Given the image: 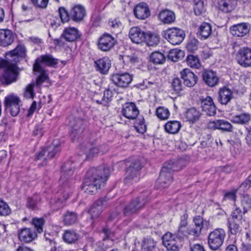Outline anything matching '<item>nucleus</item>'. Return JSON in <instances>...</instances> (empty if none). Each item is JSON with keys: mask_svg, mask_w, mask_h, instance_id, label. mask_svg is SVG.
<instances>
[{"mask_svg": "<svg viewBox=\"0 0 251 251\" xmlns=\"http://www.w3.org/2000/svg\"><path fill=\"white\" fill-rule=\"evenodd\" d=\"M25 49L22 46H18L15 49L5 53L6 61H16L19 57L24 58L25 56Z\"/></svg>", "mask_w": 251, "mask_h": 251, "instance_id": "24", "label": "nucleus"}, {"mask_svg": "<svg viewBox=\"0 0 251 251\" xmlns=\"http://www.w3.org/2000/svg\"><path fill=\"white\" fill-rule=\"evenodd\" d=\"M150 60L154 64H162L165 61V57L163 53L155 51L150 55Z\"/></svg>", "mask_w": 251, "mask_h": 251, "instance_id": "46", "label": "nucleus"}, {"mask_svg": "<svg viewBox=\"0 0 251 251\" xmlns=\"http://www.w3.org/2000/svg\"><path fill=\"white\" fill-rule=\"evenodd\" d=\"M116 43L115 39L109 34H103L99 39L98 49L103 51H107L113 48Z\"/></svg>", "mask_w": 251, "mask_h": 251, "instance_id": "13", "label": "nucleus"}, {"mask_svg": "<svg viewBox=\"0 0 251 251\" xmlns=\"http://www.w3.org/2000/svg\"><path fill=\"white\" fill-rule=\"evenodd\" d=\"M173 89L176 93H179L183 90L184 86L181 79L178 77L174 78L171 83Z\"/></svg>", "mask_w": 251, "mask_h": 251, "instance_id": "53", "label": "nucleus"}, {"mask_svg": "<svg viewBox=\"0 0 251 251\" xmlns=\"http://www.w3.org/2000/svg\"><path fill=\"white\" fill-rule=\"evenodd\" d=\"M238 63L242 66L249 67L251 66V49L244 48L239 50L237 56Z\"/></svg>", "mask_w": 251, "mask_h": 251, "instance_id": "14", "label": "nucleus"}, {"mask_svg": "<svg viewBox=\"0 0 251 251\" xmlns=\"http://www.w3.org/2000/svg\"><path fill=\"white\" fill-rule=\"evenodd\" d=\"M243 211L242 212L240 207H236L232 212V218L229 219L234 220L237 222H240L243 218Z\"/></svg>", "mask_w": 251, "mask_h": 251, "instance_id": "63", "label": "nucleus"}, {"mask_svg": "<svg viewBox=\"0 0 251 251\" xmlns=\"http://www.w3.org/2000/svg\"><path fill=\"white\" fill-rule=\"evenodd\" d=\"M180 75L183 80L184 85L187 87H192L197 82V75L189 69H183L180 72Z\"/></svg>", "mask_w": 251, "mask_h": 251, "instance_id": "19", "label": "nucleus"}, {"mask_svg": "<svg viewBox=\"0 0 251 251\" xmlns=\"http://www.w3.org/2000/svg\"><path fill=\"white\" fill-rule=\"evenodd\" d=\"M202 76L203 82L209 87H214L219 83V78L215 72L204 70L202 72Z\"/></svg>", "mask_w": 251, "mask_h": 251, "instance_id": "20", "label": "nucleus"}, {"mask_svg": "<svg viewBox=\"0 0 251 251\" xmlns=\"http://www.w3.org/2000/svg\"><path fill=\"white\" fill-rule=\"evenodd\" d=\"M110 80L116 86L126 88L131 82L132 76L127 73L115 74L111 76Z\"/></svg>", "mask_w": 251, "mask_h": 251, "instance_id": "11", "label": "nucleus"}, {"mask_svg": "<svg viewBox=\"0 0 251 251\" xmlns=\"http://www.w3.org/2000/svg\"><path fill=\"white\" fill-rule=\"evenodd\" d=\"M202 111L209 116H214L216 113V107L211 97L209 96L202 100L201 101Z\"/></svg>", "mask_w": 251, "mask_h": 251, "instance_id": "22", "label": "nucleus"}, {"mask_svg": "<svg viewBox=\"0 0 251 251\" xmlns=\"http://www.w3.org/2000/svg\"><path fill=\"white\" fill-rule=\"evenodd\" d=\"M122 59L124 62H126L127 64H135L139 62V58L137 56L134 54H132L129 55H124L122 57Z\"/></svg>", "mask_w": 251, "mask_h": 251, "instance_id": "62", "label": "nucleus"}, {"mask_svg": "<svg viewBox=\"0 0 251 251\" xmlns=\"http://www.w3.org/2000/svg\"><path fill=\"white\" fill-rule=\"evenodd\" d=\"M250 29L249 24L243 23L232 26L230 28V32L234 36L243 37L249 33Z\"/></svg>", "mask_w": 251, "mask_h": 251, "instance_id": "26", "label": "nucleus"}, {"mask_svg": "<svg viewBox=\"0 0 251 251\" xmlns=\"http://www.w3.org/2000/svg\"><path fill=\"white\" fill-rule=\"evenodd\" d=\"M127 163H130V164H126L128 167L126 172L125 183L129 185L136 183L139 180V172L142 168V166L138 159H136L131 162L128 161Z\"/></svg>", "mask_w": 251, "mask_h": 251, "instance_id": "3", "label": "nucleus"}, {"mask_svg": "<svg viewBox=\"0 0 251 251\" xmlns=\"http://www.w3.org/2000/svg\"><path fill=\"white\" fill-rule=\"evenodd\" d=\"M233 98V93L229 88L223 87L219 89L217 100L221 104H227Z\"/></svg>", "mask_w": 251, "mask_h": 251, "instance_id": "23", "label": "nucleus"}, {"mask_svg": "<svg viewBox=\"0 0 251 251\" xmlns=\"http://www.w3.org/2000/svg\"><path fill=\"white\" fill-rule=\"evenodd\" d=\"M185 55L184 52L179 49H174L170 51L168 55L169 59L174 62H177L182 59Z\"/></svg>", "mask_w": 251, "mask_h": 251, "instance_id": "43", "label": "nucleus"}, {"mask_svg": "<svg viewBox=\"0 0 251 251\" xmlns=\"http://www.w3.org/2000/svg\"><path fill=\"white\" fill-rule=\"evenodd\" d=\"M62 175L60 179V183L64 184L67 182L74 174L75 170V166L72 161H68L64 163L61 168Z\"/></svg>", "mask_w": 251, "mask_h": 251, "instance_id": "15", "label": "nucleus"}, {"mask_svg": "<svg viewBox=\"0 0 251 251\" xmlns=\"http://www.w3.org/2000/svg\"><path fill=\"white\" fill-rule=\"evenodd\" d=\"M184 161L182 159L170 160L166 162L163 166L157 181V184L161 188H165L173 181L172 171H178L184 166Z\"/></svg>", "mask_w": 251, "mask_h": 251, "instance_id": "2", "label": "nucleus"}, {"mask_svg": "<svg viewBox=\"0 0 251 251\" xmlns=\"http://www.w3.org/2000/svg\"><path fill=\"white\" fill-rule=\"evenodd\" d=\"M144 42L149 46H153L157 45L159 42V37L155 33H146V40Z\"/></svg>", "mask_w": 251, "mask_h": 251, "instance_id": "42", "label": "nucleus"}, {"mask_svg": "<svg viewBox=\"0 0 251 251\" xmlns=\"http://www.w3.org/2000/svg\"><path fill=\"white\" fill-rule=\"evenodd\" d=\"M11 213V209L8 205L4 201H0V215L6 216Z\"/></svg>", "mask_w": 251, "mask_h": 251, "instance_id": "57", "label": "nucleus"}, {"mask_svg": "<svg viewBox=\"0 0 251 251\" xmlns=\"http://www.w3.org/2000/svg\"><path fill=\"white\" fill-rule=\"evenodd\" d=\"M251 120L250 115L247 113H243L236 115L232 118L233 123L239 124H246Z\"/></svg>", "mask_w": 251, "mask_h": 251, "instance_id": "45", "label": "nucleus"}, {"mask_svg": "<svg viewBox=\"0 0 251 251\" xmlns=\"http://www.w3.org/2000/svg\"><path fill=\"white\" fill-rule=\"evenodd\" d=\"M77 221V215L74 212L68 211L64 215V222L66 225L74 224Z\"/></svg>", "mask_w": 251, "mask_h": 251, "instance_id": "49", "label": "nucleus"}, {"mask_svg": "<svg viewBox=\"0 0 251 251\" xmlns=\"http://www.w3.org/2000/svg\"><path fill=\"white\" fill-rule=\"evenodd\" d=\"M104 202L103 199L100 198L94 203L89 211L91 219H94L99 216L103 209Z\"/></svg>", "mask_w": 251, "mask_h": 251, "instance_id": "30", "label": "nucleus"}, {"mask_svg": "<svg viewBox=\"0 0 251 251\" xmlns=\"http://www.w3.org/2000/svg\"><path fill=\"white\" fill-rule=\"evenodd\" d=\"M162 36L171 44L176 45L182 42L185 36V34L183 30L174 27L163 31Z\"/></svg>", "mask_w": 251, "mask_h": 251, "instance_id": "7", "label": "nucleus"}, {"mask_svg": "<svg viewBox=\"0 0 251 251\" xmlns=\"http://www.w3.org/2000/svg\"><path fill=\"white\" fill-rule=\"evenodd\" d=\"M201 115L199 110L195 108H191L187 111L185 116L188 121L194 123L199 119Z\"/></svg>", "mask_w": 251, "mask_h": 251, "instance_id": "39", "label": "nucleus"}, {"mask_svg": "<svg viewBox=\"0 0 251 251\" xmlns=\"http://www.w3.org/2000/svg\"><path fill=\"white\" fill-rule=\"evenodd\" d=\"M101 96L100 94H96L94 97V100L96 101L98 104H100L104 106L107 105L112 100L113 97L112 92L109 89L106 90L104 92L103 96L102 97Z\"/></svg>", "mask_w": 251, "mask_h": 251, "instance_id": "31", "label": "nucleus"}, {"mask_svg": "<svg viewBox=\"0 0 251 251\" xmlns=\"http://www.w3.org/2000/svg\"><path fill=\"white\" fill-rule=\"evenodd\" d=\"M239 223L234 220L228 219V227L230 232L232 235H236L240 232Z\"/></svg>", "mask_w": 251, "mask_h": 251, "instance_id": "50", "label": "nucleus"}, {"mask_svg": "<svg viewBox=\"0 0 251 251\" xmlns=\"http://www.w3.org/2000/svg\"><path fill=\"white\" fill-rule=\"evenodd\" d=\"M193 223L195 226L198 228L201 231L202 229L205 228L208 229L210 226V223L208 221L204 220L202 217L198 216L195 217L193 219Z\"/></svg>", "mask_w": 251, "mask_h": 251, "instance_id": "41", "label": "nucleus"}, {"mask_svg": "<svg viewBox=\"0 0 251 251\" xmlns=\"http://www.w3.org/2000/svg\"><path fill=\"white\" fill-rule=\"evenodd\" d=\"M109 175V168L104 166L90 168L86 173L82 189L86 193L95 194L98 189L104 185Z\"/></svg>", "mask_w": 251, "mask_h": 251, "instance_id": "1", "label": "nucleus"}, {"mask_svg": "<svg viewBox=\"0 0 251 251\" xmlns=\"http://www.w3.org/2000/svg\"><path fill=\"white\" fill-rule=\"evenodd\" d=\"M60 151L58 140H54L52 143L46 149H43L37 155L36 160H42V165L47 164L46 160L53 158Z\"/></svg>", "mask_w": 251, "mask_h": 251, "instance_id": "6", "label": "nucleus"}, {"mask_svg": "<svg viewBox=\"0 0 251 251\" xmlns=\"http://www.w3.org/2000/svg\"><path fill=\"white\" fill-rule=\"evenodd\" d=\"M45 224V220L42 218H34L31 221L32 225L34 226L36 233H41L43 232V226Z\"/></svg>", "mask_w": 251, "mask_h": 251, "instance_id": "44", "label": "nucleus"}, {"mask_svg": "<svg viewBox=\"0 0 251 251\" xmlns=\"http://www.w3.org/2000/svg\"><path fill=\"white\" fill-rule=\"evenodd\" d=\"M80 235L74 230H66L63 235L64 241L68 244L75 243L79 239Z\"/></svg>", "mask_w": 251, "mask_h": 251, "instance_id": "37", "label": "nucleus"}, {"mask_svg": "<svg viewBox=\"0 0 251 251\" xmlns=\"http://www.w3.org/2000/svg\"><path fill=\"white\" fill-rule=\"evenodd\" d=\"M226 233L223 228H216L209 233L208 236V245L213 251L219 250L224 243Z\"/></svg>", "mask_w": 251, "mask_h": 251, "instance_id": "4", "label": "nucleus"}, {"mask_svg": "<svg viewBox=\"0 0 251 251\" xmlns=\"http://www.w3.org/2000/svg\"><path fill=\"white\" fill-rule=\"evenodd\" d=\"M14 39L12 31L7 29H0V45L5 47L10 45Z\"/></svg>", "mask_w": 251, "mask_h": 251, "instance_id": "25", "label": "nucleus"}, {"mask_svg": "<svg viewBox=\"0 0 251 251\" xmlns=\"http://www.w3.org/2000/svg\"><path fill=\"white\" fill-rule=\"evenodd\" d=\"M237 4V0H219L218 2V7L219 10L222 12L228 13L234 9Z\"/></svg>", "mask_w": 251, "mask_h": 251, "instance_id": "27", "label": "nucleus"}, {"mask_svg": "<svg viewBox=\"0 0 251 251\" xmlns=\"http://www.w3.org/2000/svg\"><path fill=\"white\" fill-rule=\"evenodd\" d=\"M139 113V111L133 102H126L123 105L122 114L127 119H135Z\"/></svg>", "mask_w": 251, "mask_h": 251, "instance_id": "17", "label": "nucleus"}, {"mask_svg": "<svg viewBox=\"0 0 251 251\" xmlns=\"http://www.w3.org/2000/svg\"><path fill=\"white\" fill-rule=\"evenodd\" d=\"M30 1L35 7L44 9L47 7L49 0H30Z\"/></svg>", "mask_w": 251, "mask_h": 251, "instance_id": "58", "label": "nucleus"}, {"mask_svg": "<svg viewBox=\"0 0 251 251\" xmlns=\"http://www.w3.org/2000/svg\"><path fill=\"white\" fill-rule=\"evenodd\" d=\"M156 242L151 238H144L141 243V251H155Z\"/></svg>", "mask_w": 251, "mask_h": 251, "instance_id": "36", "label": "nucleus"}, {"mask_svg": "<svg viewBox=\"0 0 251 251\" xmlns=\"http://www.w3.org/2000/svg\"><path fill=\"white\" fill-rule=\"evenodd\" d=\"M41 63L45 64L50 67H53L57 64L58 59L53 58L50 54L43 55L37 58L33 66L35 68L38 69L40 72L43 71V69H44L41 65Z\"/></svg>", "mask_w": 251, "mask_h": 251, "instance_id": "16", "label": "nucleus"}, {"mask_svg": "<svg viewBox=\"0 0 251 251\" xmlns=\"http://www.w3.org/2000/svg\"><path fill=\"white\" fill-rule=\"evenodd\" d=\"M18 75V69L16 64L8 63L0 77V82L3 85H8L17 80Z\"/></svg>", "mask_w": 251, "mask_h": 251, "instance_id": "5", "label": "nucleus"}, {"mask_svg": "<svg viewBox=\"0 0 251 251\" xmlns=\"http://www.w3.org/2000/svg\"><path fill=\"white\" fill-rule=\"evenodd\" d=\"M70 136L73 142L78 139L84 128V122L81 119H74L69 122Z\"/></svg>", "mask_w": 251, "mask_h": 251, "instance_id": "12", "label": "nucleus"}, {"mask_svg": "<svg viewBox=\"0 0 251 251\" xmlns=\"http://www.w3.org/2000/svg\"><path fill=\"white\" fill-rule=\"evenodd\" d=\"M134 14L137 19L144 20L150 16V12L146 4H140L134 8Z\"/></svg>", "mask_w": 251, "mask_h": 251, "instance_id": "32", "label": "nucleus"}, {"mask_svg": "<svg viewBox=\"0 0 251 251\" xmlns=\"http://www.w3.org/2000/svg\"><path fill=\"white\" fill-rule=\"evenodd\" d=\"M156 115L160 120H166L170 116V112L167 108L159 107L156 110Z\"/></svg>", "mask_w": 251, "mask_h": 251, "instance_id": "52", "label": "nucleus"}, {"mask_svg": "<svg viewBox=\"0 0 251 251\" xmlns=\"http://www.w3.org/2000/svg\"><path fill=\"white\" fill-rule=\"evenodd\" d=\"M80 35L75 27H69L65 28L59 38L54 39L55 44L59 46L65 45V42H72L79 38Z\"/></svg>", "mask_w": 251, "mask_h": 251, "instance_id": "8", "label": "nucleus"}, {"mask_svg": "<svg viewBox=\"0 0 251 251\" xmlns=\"http://www.w3.org/2000/svg\"><path fill=\"white\" fill-rule=\"evenodd\" d=\"M199 42L196 39H193L190 40L186 45V48L187 50L193 52L198 48Z\"/></svg>", "mask_w": 251, "mask_h": 251, "instance_id": "61", "label": "nucleus"}, {"mask_svg": "<svg viewBox=\"0 0 251 251\" xmlns=\"http://www.w3.org/2000/svg\"><path fill=\"white\" fill-rule=\"evenodd\" d=\"M194 10L197 16L201 15L204 11L203 1L202 0H194Z\"/></svg>", "mask_w": 251, "mask_h": 251, "instance_id": "54", "label": "nucleus"}, {"mask_svg": "<svg viewBox=\"0 0 251 251\" xmlns=\"http://www.w3.org/2000/svg\"><path fill=\"white\" fill-rule=\"evenodd\" d=\"M158 19L164 24H170L175 22L176 16L173 11L164 9L159 13Z\"/></svg>", "mask_w": 251, "mask_h": 251, "instance_id": "33", "label": "nucleus"}, {"mask_svg": "<svg viewBox=\"0 0 251 251\" xmlns=\"http://www.w3.org/2000/svg\"><path fill=\"white\" fill-rule=\"evenodd\" d=\"M60 18L63 23L67 22L70 17L67 10L63 7H61L58 9Z\"/></svg>", "mask_w": 251, "mask_h": 251, "instance_id": "60", "label": "nucleus"}, {"mask_svg": "<svg viewBox=\"0 0 251 251\" xmlns=\"http://www.w3.org/2000/svg\"><path fill=\"white\" fill-rule=\"evenodd\" d=\"M207 127L211 130L219 129L226 132H231L232 130L231 124L227 121L222 119L210 121L207 124Z\"/></svg>", "mask_w": 251, "mask_h": 251, "instance_id": "18", "label": "nucleus"}, {"mask_svg": "<svg viewBox=\"0 0 251 251\" xmlns=\"http://www.w3.org/2000/svg\"><path fill=\"white\" fill-rule=\"evenodd\" d=\"M100 148L97 147H89L84 150L85 155L86 156L85 159H90L92 158L95 155L97 154H103L105 151L101 150Z\"/></svg>", "mask_w": 251, "mask_h": 251, "instance_id": "40", "label": "nucleus"}, {"mask_svg": "<svg viewBox=\"0 0 251 251\" xmlns=\"http://www.w3.org/2000/svg\"><path fill=\"white\" fill-rule=\"evenodd\" d=\"M129 37L133 43L139 44L146 40V33L139 27H132L129 30Z\"/></svg>", "mask_w": 251, "mask_h": 251, "instance_id": "21", "label": "nucleus"}, {"mask_svg": "<svg viewBox=\"0 0 251 251\" xmlns=\"http://www.w3.org/2000/svg\"><path fill=\"white\" fill-rule=\"evenodd\" d=\"M187 65L191 68H199L201 66V61L198 56L193 55H188L186 59Z\"/></svg>", "mask_w": 251, "mask_h": 251, "instance_id": "47", "label": "nucleus"}, {"mask_svg": "<svg viewBox=\"0 0 251 251\" xmlns=\"http://www.w3.org/2000/svg\"><path fill=\"white\" fill-rule=\"evenodd\" d=\"M251 187V175L242 183L240 186L238 188L236 192L241 193L242 192L247 191Z\"/></svg>", "mask_w": 251, "mask_h": 251, "instance_id": "55", "label": "nucleus"}, {"mask_svg": "<svg viewBox=\"0 0 251 251\" xmlns=\"http://www.w3.org/2000/svg\"><path fill=\"white\" fill-rule=\"evenodd\" d=\"M137 132L143 134L146 131L147 127L145 123L144 118L137 119L135 122L134 126Z\"/></svg>", "mask_w": 251, "mask_h": 251, "instance_id": "51", "label": "nucleus"}, {"mask_svg": "<svg viewBox=\"0 0 251 251\" xmlns=\"http://www.w3.org/2000/svg\"><path fill=\"white\" fill-rule=\"evenodd\" d=\"M198 32L202 38L206 39L211 34V26L208 23L203 22L200 26Z\"/></svg>", "mask_w": 251, "mask_h": 251, "instance_id": "38", "label": "nucleus"}, {"mask_svg": "<svg viewBox=\"0 0 251 251\" xmlns=\"http://www.w3.org/2000/svg\"><path fill=\"white\" fill-rule=\"evenodd\" d=\"M146 196H141L132 200L124 209V213L126 216H129L138 212L142 209L146 203Z\"/></svg>", "mask_w": 251, "mask_h": 251, "instance_id": "10", "label": "nucleus"}, {"mask_svg": "<svg viewBox=\"0 0 251 251\" xmlns=\"http://www.w3.org/2000/svg\"><path fill=\"white\" fill-rule=\"evenodd\" d=\"M201 230L193 225L187 229L188 235L193 236L194 238L198 237L201 235Z\"/></svg>", "mask_w": 251, "mask_h": 251, "instance_id": "64", "label": "nucleus"}, {"mask_svg": "<svg viewBox=\"0 0 251 251\" xmlns=\"http://www.w3.org/2000/svg\"><path fill=\"white\" fill-rule=\"evenodd\" d=\"M241 204L243 209V213H246L251 209V197L249 195L243 196L241 200Z\"/></svg>", "mask_w": 251, "mask_h": 251, "instance_id": "48", "label": "nucleus"}, {"mask_svg": "<svg viewBox=\"0 0 251 251\" xmlns=\"http://www.w3.org/2000/svg\"><path fill=\"white\" fill-rule=\"evenodd\" d=\"M20 100L15 95H10L5 98L4 107L6 112H9L13 117L17 116L20 113Z\"/></svg>", "mask_w": 251, "mask_h": 251, "instance_id": "9", "label": "nucleus"}, {"mask_svg": "<svg viewBox=\"0 0 251 251\" xmlns=\"http://www.w3.org/2000/svg\"><path fill=\"white\" fill-rule=\"evenodd\" d=\"M19 238L21 241L29 243L33 241L37 236V233L33 232L28 228H24L18 233Z\"/></svg>", "mask_w": 251, "mask_h": 251, "instance_id": "29", "label": "nucleus"}, {"mask_svg": "<svg viewBox=\"0 0 251 251\" xmlns=\"http://www.w3.org/2000/svg\"><path fill=\"white\" fill-rule=\"evenodd\" d=\"M96 70L102 74H107L111 67L110 61L108 57H103L95 61Z\"/></svg>", "mask_w": 251, "mask_h": 251, "instance_id": "28", "label": "nucleus"}, {"mask_svg": "<svg viewBox=\"0 0 251 251\" xmlns=\"http://www.w3.org/2000/svg\"><path fill=\"white\" fill-rule=\"evenodd\" d=\"M85 15V10L81 5L75 6L70 13L71 18L75 21H80Z\"/></svg>", "mask_w": 251, "mask_h": 251, "instance_id": "34", "label": "nucleus"}, {"mask_svg": "<svg viewBox=\"0 0 251 251\" xmlns=\"http://www.w3.org/2000/svg\"><path fill=\"white\" fill-rule=\"evenodd\" d=\"M34 84L31 83L28 84L25 89L24 96L27 99H33L35 96L34 92Z\"/></svg>", "mask_w": 251, "mask_h": 251, "instance_id": "59", "label": "nucleus"}, {"mask_svg": "<svg viewBox=\"0 0 251 251\" xmlns=\"http://www.w3.org/2000/svg\"><path fill=\"white\" fill-rule=\"evenodd\" d=\"M181 127L180 123L177 121H170L164 126L165 131L170 134L177 133Z\"/></svg>", "mask_w": 251, "mask_h": 251, "instance_id": "35", "label": "nucleus"}, {"mask_svg": "<svg viewBox=\"0 0 251 251\" xmlns=\"http://www.w3.org/2000/svg\"><path fill=\"white\" fill-rule=\"evenodd\" d=\"M33 71L35 73H37L39 74V76L36 79L37 85H41L48 78V76L45 73L44 69H43V71L40 72L38 70V69L35 68V67L33 66Z\"/></svg>", "mask_w": 251, "mask_h": 251, "instance_id": "56", "label": "nucleus"}]
</instances>
